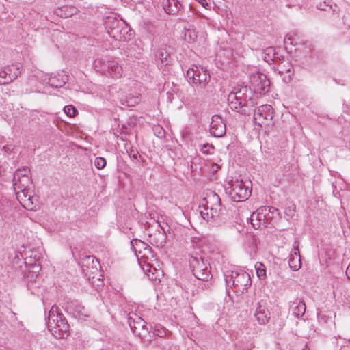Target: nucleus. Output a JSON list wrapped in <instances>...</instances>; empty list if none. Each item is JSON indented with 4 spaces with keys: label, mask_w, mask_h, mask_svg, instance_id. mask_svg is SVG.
Masks as SVG:
<instances>
[{
    "label": "nucleus",
    "mask_w": 350,
    "mask_h": 350,
    "mask_svg": "<svg viewBox=\"0 0 350 350\" xmlns=\"http://www.w3.org/2000/svg\"><path fill=\"white\" fill-rule=\"evenodd\" d=\"M255 269L256 271V274L259 278L265 277L266 275V269L265 267L261 262H257L255 265Z\"/></svg>",
    "instance_id": "obj_37"
},
{
    "label": "nucleus",
    "mask_w": 350,
    "mask_h": 350,
    "mask_svg": "<svg viewBox=\"0 0 350 350\" xmlns=\"http://www.w3.org/2000/svg\"><path fill=\"white\" fill-rule=\"evenodd\" d=\"M286 35V52L289 54H293V52H296L297 49L295 48L297 43H294L295 39L291 37H288Z\"/></svg>",
    "instance_id": "obj_30"
},
{
    "label": "nucleus",
    "mask_w": 350,
    "mask_h": 350,
    "mask_svg": "<svg viewBox=\"0 0 350 350\" xmlns=\"http://www.w3.org/2000/svg\"><path fill=\"white\" fill-rule=\"evenodd\" d=\"M107 67L109 73L111 77L118 79L121 77L122 73V68L116 61H109L107 62Z\"/></svg>",
    "instance_id": "obj_23"
},
{
    "label": "nucleus",
    "mask_w": 350,
    "mask_h": 350,
    "mask_svg": "<svg viewBox=\"0 0 350 350\" xmlns=\"http://www.w3.org/2000/svg\"><path fill=\"white\" fill-rule=\"evenodd\" d=\"M199 3H200L204 8L208 9V4L207 3L206 0H196Z\"/></svg>",
    "instance_id": "obj_43"
},
{
    "label": "nucleus",
    "mask_w": 350,
    "mask_h": 350,
    "mask_svg": "<svg viewBox=\"0 0 350 350\" xmlns=\"http://www.w3.org/2000/svg\"><path fill=\"white\" fill-rule=\"evenodd\" d=\"M250 85L256 94L265 95L269 90L270 81L267 75L261 72H255L250 77Z\"/></svg>",
    "instance_id": "obj_10"
},
{
    "label": "nucleus",
    "mask_w": 350,
    "mask_h": 350,
    "mask_svg": "<svg viewBox=\"0 0 350 350\" xmlns=\"http://www.w3.org/2000/svg\"><path fill=\"white\" fill-rule=\"evenodd\" d=\"M141 99L139 96L129 95L126 97L125 104L128 107H134L140 102Z\"/></svg>",
    "instance_id": "obj_34"
},
{
    "label": "nucleus",
    "mask_w": 350,
    "mask_h": 350,
    "mask_svg": "<svg viewBox=\"0 0 350 350\" xmlns=\"http://www.w3.org/2000/svg\"><path fill=\"white\" fill-rule=\"evenodd\" d=\"M64 112L69 117H74L77 112V110L72 105H67L64 108Z\"/></svg>",
    "instance_id": "obj_40"
},
{
    "label": "nucleus",
    "mask_w": 350,
    "mask_h": 350,
    "mask_svg": "<svg viewBox=\"0 0 350 350\" xmlns=\"http://www.w3.org/2000/svg\"><path fill=\"white\" fill-rule=\"evenodd\" d=\"M251 224L255 229L272 226L280 232L282 226V219L279 210L273 206H262L258 208L250 216Z\"/></svg>",
    "instance_id": "obj_3"
},
{
    "label": "nucleus",
    "mask_w": 350,
    "mask_h": 350,
    "mask_svg": "<svg viewBox=\"0 0 350 350\" xmlns=\"http://www.w3.org/2000/svg\"><path fill=\"white\" fill-rule=\"evenodd\" d=\"M248 91H250V90H248L247 87H243L242 88L239 89L238 91L235 92H231L230 94H233L234 95H237L238 100L244 101L247 103V92Z\"/></svg>",
    "instance_id": "obj_32"
},
{
    "label": "nucleus",
    "mask_w": 350,
    "mask_h": 350,
    "mask_svg": "<svg viewBox=\"0 0 350 350\" xmlns=\"http://www.w3.org/2000/svg\"><path fill=\"white\" fill-rule=\"evenodd\" d=\"M346 275L349 280H350V264L348 265L346 269Z\"/></svg>",
    "instance_id": "obj_45"
},
{
    "label": "nucleus",
    "mask_w": 350,
    "mask_h": 350,
    "mask_svg": "<svg viewBox=\"0 0 350 350\" xmlns=\"http://www.w3.org/2000/svg\"><path fill=\"white\" fill-rule=\"evenodd\" d=\"M189 262L193 275L198 280L208 281L211 278L210 269L204 261V257L197 252L189 254Z\"/></svg>",
    "instance_id": "obj_8"
},
{
    "label": "nucleus",
    "mask_w": 350,
    "mask_h": 350,
    "mask_svg": "<svg viewBox=\"0 0 350 350\" xmlns=\"http://www.w3.org/2000/svg\"><path fill=\"white\" fill-rule=\"evenodd\" d=\"M137 154H138V153L137 152V154H133V157H134L135 159H137Z\"/></svg>",
    "instance_id": "obj_48"
},
{
    "label": "nucleus",
    "mask_w": 350,
    "mask_h": 350,
    "mask_svg": "<svg viewBox=\"0 0 350 350\" xmlns=\"http://www.w3.org/2000/svg\"><path fill=\"white\" fill-rule=\"evenodd\" d=\"M273 108L269 105H262L255 110L254 120L255 124L262 126L267 125L273 117Z\"/></svg>",
    "instance_id": "obj_11"
},
{
    "label": "nucleus",
    "mask_w": 350,
    "mask_h": 350,
    "mask_svg": "<svg viewBox=\"0 0 350 350\" xmlns=\"http://www.w3.org/2000/svg\"><path fill=\"white\" fill-rule=\"evenodd\" d=\"M288 265L292 271H297L301 267V258L298 245L295 241L293 248L289 255Z\"/></svg>",
    "instance_id": "obj_17"
},
{
    "label": "nucleus",
    "mask_w": 350,
    "mask_h": 350,
    "mask_svg": "<svg viewBox=\"0 0 350 350\" xmlns=\"http://www.w3.org/2000/svg\"><path fill=\"white\" fill-rule=\"evenodd\" d=\"M98 265L99 266V262L94 256H85L81 260L83 270L90 278L94 273L93 270L98 273Z\"/></svg>",
    "instance_id": "obj_14"
},
{
    "label": "nucleus",
    "mask_w": 350,
    "mask_h": 350,
    "mask_svg": "<svg viewBox=\"0 0 350 350\" xmlns=\"http://www.w3.org/2000/svg\"><path fill=\"white\" fill-rule=\"evenodd\" d=\"M94 164L97 169L101 170L105 167L106 160L103 157H98L94 159Z\"/></svg>",
    "instance_id": "obj_39"
},
{
    "label": "nucleus",
    "mask_w": 350,
    "mask_h": 350,
    "mask_svg": "<svg viewBox=\"0 0 350 350\" xmlns=\"http://www.w3.org/2000/svg\"><path fill=\"white\" fill-rule=\"evenodd\" d=\"M128 323L132 332L140 338L142 341H152L150 330L151 326H148L146 322L140 317L136 314L129 315Z\"/></svg>",
    "instance_id": "obj_9"
},
{
    "label": "nucleus",
    "mask_w": 350,
    "mask_h": 350,
    "mask_svg": "<svg viewBox=\"0 0 350 350\" xmlns=\"http://www.w3.org/2000/svg\"><path fill=\"white\" fill-rule=\"evenodd\" d=\"M149 256L153 257V252L152 248L147 245L146 247L143 250L142 254H137L138 260H141L143 258H148Z\"/></svg>",
    "instance_id": "obj_35"
},
{
    "label": "nucleus",
    "mask_w": 350,
    "mask_h": 350,
    "mask_svg": "<svg viewBox=\"0 0 350 350\" xmlns=\"http://www.w3.org/2000/svg\"><path fill=\"white\" fill-rule=\"evenodd\" d=\"M186 77L191 81L192 85L197 88L198 93L201 94L205 93L204 90L211 78L206 68L193 65L187 70Z\"/></svg>",
    "instance_id": "obj_7"
},
{
    "label": "nucleus",
    "mask_w": 350,
    "mask_h": 350,
    "mask_svg": "<svg viewBox=\"0 0 350 350\" xmlns=\"http://www.w3.org/2000/svg\"><path fill=\"white\" fill-rule=\"evenodd\" d=\"M286 72H290V69L286 70Z\"/></svg>",
    "instance_id": "obj_49"
},
{
    "label": "nucleus",
    "mask_w": 350,
    "mask_h": 350,
    "mask_svg": "<svg viewBox=\"0 0 350 350\" xmlns=\"http://www.w3.org/2000/svg\"><path fill=\"white\" fill-rule=\"evenodd\" d=\"M38 278V275L35 274V273H29L26 275L27 279V288L31 291L32 293H36L35 290L34 284L36 283V279Z\"/></svg>",
    "instance_id": "obj_27"
},
{
    "label": "nucleus",
    "mask_w": 350,
    "mask_h": 350,
    "mask_svg": "<svg viewBox=\"0 0 350 350\" xmlns=\"http://www.w3.org/2000/svg\"><path fill=\"white\" fill-rule=\"evenodd\" d=\"M21 73V68L17 65L3 67L0 70V85L12 83L20 76Z\"/></svg>",
    "instance_id": "obj_12"
},
{
    "label": "nucleus",
    "mask_w": 350,
    "mask_h": 350,
    "mask_svg": "<svg viewBox=\"0 0 350 350\" xmlns=\"http://www.w3.org/2000/svg\"><path fill=\"white\" fill-rule=\"evenodd\" d=\"M12 182L16 198L22 206L35 211L38 206V197L33 195L34 186L29 168L23 167L16 170Z\"/></svg>",
    "instance_id": "obj_1"
},
{
    "label": "nucleus",
    "mask_w": 350,
    "mask_h": 350,
    "mask_svg": "<svg viewBox=\"0 0 350 350\" xmlns=\"http://www.w3.org/2000/svg\"><path fill=\"white\" fill-rule=\"evenodd\" d=\"M252 182L242 178L231 180L225 187L226 193L234 202L246 200L252 193Z\"/></svg>",
    "instance_id": "obj_4"
},
{
    "label": "nucleus",
    "mask_w": 350,
    "mask_h": 350,
    "mask_svg": "<svg viewBox=\"0 0 350 350\" xmlns=\"http://www.w3.org/2000/svg\"><path fill=\"white\" fill-rule=\"evenodd\" d=\"M131 244L137 257V254H142L143 250L146 247V245H148L145 242L137 239H133L131 241Z\"/></svg>",
    "instance_id": "obj_26"
},
{
    "label": "nucleus",
    "mask_w": 350,
    "mask_h": 350,
    "mask_svg": "<svg viewBox=\"0 0 350 350\" xmlns=\"http://www.w3.org/2000/svg\"><path fill=\"white\" fill-rule=\"evenodd\" d=\"M68 81V75L64 70L61 71V72H59L57 75H51L48 78L47 81L46 79H44V81H46V84L54 88H62Z\"/></svg>",
    "instance_id": "obj_16"
},
{
    "label": "nucleus",
    "mask_w": 350,
    "mask_h": 350,
    "mask_svg": "<svg viewBox=\"0 0 350 350\" xmlns=\"http://www.w3.org/2000/svg\"><path fill=\"white\" fill-rule=\"evenodd\" d=\"M224 278L227 286H232L238 295L247 292L252 284L250 275L244 271H227Z\"/></svg>",
    "instance_id": "obj_6"
},
{
    "label": "nucleus",
    "mask_w": 350,
    "mask_h": 350,
    "mask_svg": "<svg viewBox=\"0 0 350 350\" xmlns=\"http://www.w3.org/2000/svg\"><path fill=\"white\" fill-rule=\"evenodd\" d=\"M78 12L77 8L74 6H64L57 11V14L62 18H69Z\"/></svg>",
    "instance_id": "obj_25"
},
{
    "label": "nucleus",
    "mask_w": 350,
    "mask_h": 350,
    "mask_svg": "<svg viewBox=\"0 0 350 350\" xmlns=\"http://www.w3.org/2000/svg\"><path fill=\"white\" fill-rule=\"evenodd\" d=\"M331 1H324L323 3H320L317 7L318 9L321 10H324L327 12H334L333 6L330 4Z\"/></svg>",
    "instance_id": "obj_38"
},
{
    "label": "nucleus",
    "mask_w": 350,
    "mask_h": 350,
    "mask_svg": "<svg viewBox=\"0 0 350 350\" xmlns=\"http://www.w3.org/2000/svg\"><path fill=\"white\" fill-rule=\"evenodd\" d=\"M296 209L295 204L291 201L286 202V215L293 217L295 215Z\"/></svg>",
    "instance_id": "obj_36"
},
{
    "label": "nucleus",
    "mask_w": 350,
    "mask_h": 350,
    "mask_svg": "<svg viewBox=\"0 0 350 350\" xmlns=\"http://www.w3.org/2000/svg\"><path fill=\"white\" fill-rule=\"evenodd\" d=\"M237 97V95L229 94L228 96V102L230 109L241 113H245V107L247 106V103L238 100L236 98Z\"/></svg>",
    "instance_id": "obj_18"
},
{
    "label": "nucleus",
    "mask_w": 350,
    "mask_h": 350,
    "mask_svg": "<svg viewBox=\"0 0 350 350\" xmlns=\"http://www.w3.org/2000/svg\"><path fill=\"white\" fill-rule=\"evenodd\" d=\"M210 149H213V146L212 145L206 144L202 145L201 148V151L204 154H208Z\"/></svg>",
    "instance_id": "obj_41"
},
{
    "label": "nucleus",
    "mask_w": 350,
    "mask_h": 350,
    "mask_svg": "<svg viewBox=\"0 0 350 350\" xmlns=\"http://www.w3.org/2000/svg\"><path fill=\"white\" fill-rule=\"evenodd\" d=\"M150 336L152 340H154L156 336L163 338L166 336V330L160 325H156L153 331H150Z\"/></svg>",
    "instance_id": "obj_29"
},
{
    "label": "nucleus",
    "mask_w": 350,
    "mask_h": 350,
    "mask_svg": "<svg viewBox=\"0 0 350 350\" xmlns=\"http://www.w3.org/2000/svg\"><path fill=\"white\" fill-rule=\"evenodd\" d=\"M182 5L178 0H167L163 9L168 14H176L181 10Z\"/></svg>",
    "instance_id": "obj_20"
},
{
    "label": "nucleus",
    "mask_w": 350,
    "mask_h": 350,
    "mask_svg": "<svg viewBox=\"0 0 350 350\" xmlns=\"http://www.w3.org/2000/svg\"><path fill=\"white\" fill-rule=\"evenodd\" d=\"M155 131L158 132L159 137H162L163 135V129L160 126H157L155 129Z\"/></svg>",
    "instance_id": "obj_44"
},
{
    "label": "nucleus",
    "mask_w": 350,
    "mask_h": 350,
    "mask_svg": "<svg viewBox=\"0 0 350 350\" xmlns=\"http://www.w3.org/2000/svg\"><path fill=\"white\" fill-rule=\"evenodd\" d=\"M126 31V28L124 25H119L116 28L107 33L111 38L115 40H122L124 38V34Z\"/></svg>",
    "instance_id": "obj_24"
},
{
    "label": "nucleus",
    "mask_w": 350,
    "mask_h": 350,
    "mask_svg": "<svg viewBox=\"0 0 350 350\" xmlns=\"http://www.w3.org/2000/svg\"><path fill=\"white\" fill-rule=\"evenodd\" d=\"M47 326L55 338H63L68 336L69 325L60 309L55 306H53L49 312Z\"/></svg>",
    "instance_id": "obj_5"
},
{
    "label": "nucleus",
    "mask_w": 350,
    "mask_h": 350,
    "mask_svg": "<svg viewBox=\"0 0 350 350\" xmlns=\"http://www.w3.org/2000/svg\"><path fill=\"white\" fill-rule=\"evenodd\" d=\"M142 269L146 273L147 272H152V271H151V266L150 265L149 263H147L146 265L144 264V266L142 267Z\"/></svg>",
    "instance_id": "obj_42"
},
{
    "label": "nucleus",
    "mask_w": 350,
    "mask_h": 350,
    "mask_svg": "<svg viewBox=\"0 0 350 350\" xmlns=\"http://www.w3.org/2000/svg\"><path fill=\"white\" fill-rule=\"evenodd\" d=\"M348 342H350V338H349V339H348Z\"/></svg>",
    "instance_id": "obj_50"
},
{
    "label": "nucleus",
    "mask_w": 350,
    "mask_h": 350,
    "mask_svg": "<svg viewBox=\"0 0 350 350\" xmlns=\"http://www.w3.org/2000/svg\"><path fill=\"white\" fill-rule=\"evenodd\" d=\"M150 243L157 247H163L166 243V235L165 232L161 231L155 232L152 234H150Z\"/></svg>",
    "instance_id": "obj_21"
},
{
    "label": "nucleus",
    "mask_w": 350,
    "mask_h": 350,
    "mask_svg": "<svg viewBox=\"0 0 350 350\" xmlns=\"http://www.w3.org/2000/svg\"><path fill=\"white\" fill-rule=\"evenodd\" d=\"M197 32L193 27L191 28V27H189L188 29H185V40H187V42H194L197 39Z\"/></svg>",
    "instance_id": "obj_31"
},
{
    "label": "nucleus",
    "mask_w": 350,
    "mask_h": 350,
    "mask_svg": "<svg viewBox=\"0 0 350 350\" xmlns=\"http://www.w3.org/2000/svg\"><path fill=\"white\" fill-rule=\"evenodd\" d=\"M190 17H191L190 16H188L187 17L183 16L182 20L183 21H186V20H187V18H189Z\"/></svg>",
    "instance_id": "obj_46"
},
{
    "label": "nucleus",
    "mask_w": 350,
    "mask_h": 350,
    "mask_svg": "<svg viewBox=\"0 0 350 350\" xmlns=\"http://www.w3.org/2000/svg\"><path fill=\"white\" fill-rule=\"evenodd\" d=\"M157 60L160 61L162 64H168V57L169 54L167 51L164 49H159L157 50L156 53Z\"/></svg>",
    "instance_id": "obj_28"
},
{
    "label": "nucleus",
    "mask_w": 350,
    "mask_h": 350,
    "mask_svg": "<svg viewBox=\"0 0 350 350\" xmlns=\"http://www.w3.org/2000/svg\"><path fill=\"white\" fill-rule=\"evenodd\" d=\"M119 25H124V22L113 15L108 16L105 18L104 26L107 33L110 32Z\"/></svg>",
    "instance_id": "obj_22"
},
{
    "label": "nucleus",
    "mask_w": 350,
    "mask_h": 350,
    "mask_svg": "<svg viewBox=\"0 0 350 350\" xmlns=\"http://www.w3.org/2000/svg\"><path fill=\"white\" fill-rule=\"evenodd\" d=\"M199 211L202 217L209 222L220 224L226 220L225 208L221 207L219 196L213 191H207L200 200Z\"/></svg>",
    "instance_id": "obj_2"
},
{
    "label": "nucleus",
    "mask_w": 350,
    "mask_h": 350,
    "mask_svg": "<svg viewBox=\"0 0 350 350\" xmlns=\"http://www.w3.org/2000/svg\"><path fill=\"white\" fill-rule=\"evenodd\" d=\"M209 130L210 133L216 137H221L226 134V124L219 116L215 115L212 117Z\"/></svg>",
    "instance_id": "obj_13"
},
{
    "label": "nucleus",
    "mask_w": 350,
    "mask_h": 350,
    "mask_svg": "<svg viewBox=\"0 0 350 350\" xmlns=\"http://www.w3.org/2000/svg\"><path fill=\"white\" fill-rule=\"evenodd\" d=\"M265 56L264 57L266 62L269 60L275 61L279 58L278 54L275 51L272 47L267 48L265 51Z\"/></svg>",
    "instance_id": "obj_33"
},
{
    "label": "nucleus",
    "mask_w": 350,
    "mask_h": 350,
    "mask_svg": "<svg viewBox=\"0 0 350 350\" xmlns=\"http://www.w3.org/2000/svg\"><path fill=\"white\" fill-rule=\"evenodd\" d=\"M302 350H309V349H308L307 345H305V347L303 348Z\"/></svg>",
    "instance_id": "obj_47"
},
{
    "label": "nucleus",
    "mask_w": 350,
    "mask_h": 350,
    "mask_svg": "<svg viewBox=\"0 0 350 350\" xmlns=\"http://www.w3.org/2000/svg\"><path fill=\"white\" fill-rule=\"evenodd\" d=\"M306 304L301 301H295L289 303V313L295 317H302L306 312Z\"/></svg>",
    "instance_id": "obj_19"
},
{
    "label": "nucleus",
    "mask_w": 350,
    "mask_h": 350,
    "mask_svg": "<svg viewBox=\"0 0 350 350\" xmlns=\"http://www.w3.org/2000/svg\"><path fill=\"white\" fill-rule=\"evenodd\" d=\"M254 317L260 325H265L268 323L270 319V312L264 301H260L257 304Z\"/></svg>",
    "instance_id": "obj_15"
}]
</instances>
